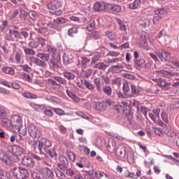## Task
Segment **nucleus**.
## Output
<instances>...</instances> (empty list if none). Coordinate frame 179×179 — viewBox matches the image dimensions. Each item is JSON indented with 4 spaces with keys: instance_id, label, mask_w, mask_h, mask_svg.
<instances>
[{
    "instance_id": "nucleus-1",
    "label": "nucleus",
    "mask_w": 179,
    "mask_h": 179,
    "mask_svg": "<svg viewBox=\"0 0 179 179\" xmlns=\"http://www.w3.org/2000/svg\"><path fill=\"white\" fill-rule=\"evenodd\" d=\"M52 144L51 141L48 140L47 138H41L38 141V150L41 155H45L50 148H51Z\"/></svg>"
},
{
    "instance_id": "nucleus-2",
    "label": "nucleus",
    "mask_w": 179,
    "mask_h": 179,
    "mask_svg": "<svg viewBox=\"0 0 179 179\" xmlns=\"http://www.w3.org/2000/svg\"><path fill=\"white\" fill-rule=\"evenodd\" d=\"M30 106L31 108H34V110H36V111H38V113L43 111L45 115H48V117H52L54 115L52 110H47V108H45V106L43 105H38L37 103H30Z\"/></svg>"
},
{
    "instance_id": "nucleus-3",
    "label": "nucleus",
    "mask_w": 179,
    "mask_h": 179,
    "mask_svg": "<svg viewBox=\"0 0 179 179\" xmlns=\"http://www.w3.org/2000/svg\"><path fill=\"white\" fill-rule=\"evenodd\" d=\"M9 138L10 142H11L12 143H13V142H15V141L16 143H18V145L23 146V148L26 147V145H27L23 136H20V134H19L18 133H15L9 135Z\"/></svg>"
},
{
    "instance_id": "nucleus-4",
    "label": "nucleus",
    "mask_w": 179,
    "mask_h": 179,
    "mask_svg": "<svg viewBox=\"0 0 179 179\" xmlns=\"http://www.w3.org/2000/svg\"><path fill=\"white\" fill-rule=\"evenodd\" d=\"M158 58L161 59L162 62H167L170 61V52L164 49L157 50L155 51Z\"/></svg>"
},
{
    "instance_id": "nucleus-5",
    "label": "nucleus",
    "mask_w": 179,
    "mask_h": 179,
    "mask_svg": "<svg viewBox=\"0 0 179 179\" xmlns=\"http://www.w3.org/2000/svg\"><path fill=\"white\" fill-rule=\"evenodd\" d=\"M11 124L13 129H20L23 125L22 117L17 115H13L11 117Z\"/></svg>"
},
{
    "instance_id": "nucleus-6",
    "label": "nucleus",
    "mask_w": 179,
    "mask_h": 179,
    "mask_svg": "<svg viewBox=\"0 0 179 179\" xmlns=\"http://www.w3.org/2000/svg\"><path fill=\"white\" fill-rule=\"evenodd\" d=\"M59 163L57 164V167L63 171H66V170H68V167H69L68 159L64 155H59Z\"/></svg>"
},
{
    "instance_id": "nucleus-7",
    "label": "nucleus",
    "mask_w": 179,
    "mask_h": 179,
    "mask_svg": "<svg viewBox=\"0 0 179 179\" xmlns=\"http://www.w3.org/2000/svg\"><path fill=\"white\" fill-rule=\"evenodd\" d=\"M28 134L31 136V138H35L36 139H38V138H40V130H38L37 127L34 124L28 126Z\"/></svg>"
},
{
    "instance_id": "nucleus-8",
    "label": "nucleus",
    "mask_w": 179,
    "mask_h": 179,
    "mask_svg": "<svg viewBox=\"0 0 179 179\" xmlns=\"http://www.w3.org/2000/svg\"><path fill=\"white\" fill-rule=\"evenodd\" d=\"M22 164L23 166H26V167H30L31 169H33L36 164V162L33 160L31 156L29 155L23 157Z\"/></svg>"
},
{
    "instance_id": "nucleus-9",
    "label": "nucleus",
    "mask_w": 179,
    "mask_h": 179,
    "mask_svg": "<svg viewBox=\"0 0 179 179\" xmlns=\"http://www.w3.org/2000/svg\"><path fill=\"white\" fill-rule=\"evenodd\" d=\"M127 68V64L122 62L117 65L110 66V69L113 73H121Z\"/></svg>"
},
{
    "instance_id": "nucleus-10",
    "label": "nucleus",
    "mask_w": 179,
    "mask_h": 179,
    "mask_svg": "<svg viewBox=\"0 0 179 179\" xmlns=\"http://www.w3.org/2000/svg\"><path fill=\"white\" fill-rule=\"evenodd\" d=\"M29 156H31L32 160L36 162V163H43L45 166H51V164L47 162L45 160H44V158L43 157H40V155L36 154V153H30Z\"/></svg>"
},
{
    "instance_id": "nucleus-11",
    "label": "nucleus",
    "mask_w": 179,
    "mask_h": 179,
    "mask_svg": "<svg viewBox=\"0 0 179 179\" xmlns=\"http://www.w3.org/2000/svg\"><path fill=\"white\" fill-rule=\"evenodd\" d=\"M113 152L115 153L116 156H118V157H125V145H124V144L117 145L115 151Z\"/></svg>"
},
{
    "instance_id": "nucleus-12",
    "label": "nucleus",
    "mask_w": 179,
    "mask_h": 179,
    "mask_svg": "<svg viewBox=\"0 0 179 179\" xmlns=\"http://www.w3.org/2000/svg\"><path fill=\"white\" fill-rule=\"evenodd\" d=\"M122 8H121V6L117 4H109L108 5V12L109 13H120Z\"/></svg>"
},
{
    "instance_id": "nucleus-13",
    "label": "nucleus",
    "mask_w": 179,
    "mask_h": 179,
    "mask_svg": "<svg viewBox=\"0 0 179 179\" xmlns=\"http://www.w3.org/2000/svg\"><path fill=\"white\" fill-rule=\"evenodd\" d=\"M30 61L31 64H34L35 65H36L37 66H40L41 68H45L47 65L45 62H44V61L34 57H30Z\"/></svg>"
},
{
    "instance_id": "nucleus-14",
    "label": "nucleus",
    "mask_w": 179,
    "mask_h": 179,
    "mask_svg": "<svg viewBox=\"0 0 179 179\" xmlns=\"http://www.w3.org/2000/svg\"><path fill=\"white\" fill-rule=\"evenodd\" d=\"M39 171L40 173H41V174H44L49 178L50 177H52L54 176V173L52 172V170H51L48 167L42 166L39 169Z\"/></svg>"
},
{
    "instance_id": "nucleus-15",
    "label": "nucleus",
    "mask_w": 179,
    "mask_h": 179,
    "mask_svg": "<svg viewBox=\"0 0 179 179\" xmlns=\"http://www.w3.org/2000/svg\"><path fill=\"white\" fill-rule=\"evenodd\" d=\"M157 84L159 87H165V90H170V89H171V87H169L171 86V83L166 82V80L163 78H159Z\"/></svg>"
},
{
    "instance_id": "nucleus-16",
    "label": "nucleus",
    "mask_w": 179,
    "mask_h": 179,
    "mask_svg": "<svg viewBox=\"0 0 179 179\" xmlns=\"http://www.w3.org/2000/svg\"><path fill=\"white\" fill-rule=\"evenodd\" d=\"M0 160L2 162V163H5L7 164V166H10L12 164V162H10V159L8 157V155L3 152L1 150H0Z\"/></svg>"
},
{
    "instance_id": "nucleus-17",
    "label": "nucleus",
    "mask_w": 179,
    "mask_h": 179,
    "mask_svg": "<svg viewBox=\"0 0 179 179\" xmlns=\"http://www.w3.org/2000/svg\"><path fill=\"white\" fill-rule=\"evenodd\" d=\"M61 6V2L58 0H55L48 4V8L50 10H55L59 8Z\"/></svg>"
},
{
    "instance_id": "nucleus-18",
    "label": "nucleus",
    "mask_w": 179,
    "mask_h": 179,
    "mask_svg": "<svg viewBox=\"0 0 179 179\" xmlns=\"http://www.w3.org/2000/svg\"><path fill=\"white\" fill-rule=\"evenodd\" d=\"M29 176V171L23 167H20L18 179H27Z\"/></svg>"
},
{
    "instance_id": "nucleus-19",
    "label": "nucleus",
    "mask_w": 179,
    "mask_h": 179,
    "mask_svg": "<svg viewBox=\"0 0 179 179\" xmlns=\"http://www.w3.org/2000/svg\"><path fill=\"white\" fill-rule=\"evenodd\" d=\"M94 84L95 87H96L97 92H101V87H103L104 83H103V81L99 78H96L94 79Z\"/></svg>"
},
{
    "instance_id": "nucleus-20",
    "label": "nucleus",
    "mask_w": 179,
    "mask_h": 179,
    "mask_svg": "<svg viewBox=\"0 0 179 179\" xmlns=\"http://www.w3.org/2000/svg\"><path fill=\"white\" fill-rule=\"evenodd\" d=\"M0 122L3 127L5 128L12 129V120L8 119L6 117H3L0 120Z\"/></svg>"
},
{
    "instance_id": "nucleus-21",
    "label": "nucleus",
    "mask_w": 179,
    "mask_h": 179,
    "mask_svg": "<svg viewBox=\"0 0 179 179\" xmlns=\"http://www.w3.org/2000/svg\"><path fill=\"white\" fill-rule=\"evenodd\" d=\"M141 0H134V2L129 4V9L132 10H136L141 8Z\"/></svg>"
},
{
    "instance_id": "nucleus-22",
    "label": "nucleus",
    "mask_w": 179,
    "mask_h": 179,
    "mask_svg": "<svg viewBox=\"0 0 179 179\" xmlns=\"http://www.w3.org/2000/svg\"><path fill=\"white\" fill-rule=\"evenodd\" d=\"M90 62V59L83 57H81V64H80V61H78L77 65L78 67L81 66V68H87V64H89Z\"/></svg>"
},
{
    "instance_id": "nucleus-23",
    "label": "nucleus",
    "mask_w": 179,
    "mask_h": 179,
    "mask_svg": "<svg viewBox=\"0 0 179 179\" xmlns=\"http://www.w3.org/2000/svg\"><path fill=\"white\" fill-rule=\"evenodd\" d=\"M12 149L15 156H22L23 155V148L20 147V145H15L12 147Z\"/></svg>"
},
{
    "instance_id": "nucleus-24",
    "label": "nucleus",
    "mask_w": 179,
    "mask_h": 179,
    "mask_svg": "<svg viewBox=\"0 0 179 179\" xmlns=\"http://www.w3.org/2000/svg\"><path fill=\"white\" fill-rule=\"evenodd\" d=\"M95 108L97 111H106L107 110V105L104 102H96L95 103Z\"/></svg>"
},
{
    "instance_id": "nucleus-25",
    "label": "nucleus",
    "mask_w": 179,
    "mask_h": 179,
    "mask_svg": "<svg viewBox=\"0 0 179 179\" xmlns=\"http://www.w3.org/2000/svg\"><path fill=\"white\" fill-rule=\"evenodd\" d=\"M145 62H146V61H145V59L139 58L134 59V64L135 68H142L143 65H145Z\"/></svg>"
},
{
    "instance_id": "nucleus-26",
    "label": "nucleus",
    "mask_w": 179,
    "mask_h": 179,
    "mask_svg": "<svg viewBox=\"0 0 179 179\" xmlns=\"http://www.w3.org/2000/svg\"><path fill=\"white\" fill-rule=\"evenodd\" d=\"M45 100H48V101H51V103H57V104H60L61 103V99H59V98L51 95L45 96Z\"/></svg>"
},
{
    "instance_id": "nucleus-27",
    "label": "nucleus",
    "mask_w": 179,
    "mask_h": 179,
    "mask_svg": "<svg viewBox=\"0 0 179 179\" xmlns=\"http://www.w3.org/2000/svg\"><path fill=\"white\" fill-rule=\"evenodd\" d=\"M66 92L67 96H69V97H70V99H72V100H73V101H75L76 103H79L80 99H79V97H78V96H76V94H73V92H72L69 90H66Z\"/></svg>"
},
{
    "instance_id": "nucleus-28",
    "label": "nucleus",
    "mask_w": 179,
    "mask_h": 179,
    "mask_svg": "<svg viewBox=\"0 0 179 179\" xmlns=\"http://www.w3.org/2000/svg\"><path fill=\"white\" fill-rule=\"evenodd\" d=\"M148 34L146 32H143L139 36V41L141 45H143L148 43Z\"/></svg>"
},
{
    "instance_id": "nucleus-29",
    "label": "nucleus",
    "mask_w": 179,
    "mask_h": 179,
    "mask_svg": "<svg viewBox=\"0 0 179 179\" xmlns=\"http://www.w3.org/2000/svg\"><path fill=\"white\" fill-rule=\"evenodd\" d=\"M62 75L64 76V78H66V79H68V80H73V79L76 78V76H75V74H73V73L68 71H64Z\"/></svg>"
},
{
    "instance_id": "nucleus-30",
    "label": "nucleus",
    "mask_w": 179,
    "mask_h": 179,
    "mask_svg": "<svg viewBox=\"0 0 179 179\" xmlns=\"http://www.w3.org/2000/svg\"><path fill=\"white\" fill-rule=\"evenodd\" d=\"M117 148V143L114 141H108L107 149L109 152H115V149Z\"/></svg>"
},
{
    "instance_id": "nucleus-31",
    "label": "nucleus",
    "mask_w": 179,
    "mask_h": 179,
    "mask_svg": "<svg viewBox=\"0 0 179 179\" xmlns=\"http://www.w3.org/2000/svg\"><path fill=\"white\" fill-rule=\"evenodd\" d=\"M36 57L42 59V61H46V62H48V61H50V55L48 53L38 52L36 55Z\"/></svg>"
},
{
    "instance_id": "nucleus-32",
    "label": "nucleus",
    "mask_w": 179,
    "mask_h": 179,
    "mask_svg": "<svg viewBox=\"0 0 179 179\" xmlns=\"http://www.w3.org/2000/svg\"><path fill=\"white\" fill-rule=\"evenodd\" d=\"M12 62H15V64H20L22 62V52H17L15 54L14 58L11 59Z\"/></svg>"
},
{
    "instance_id": "nucleus-33",
    "label": "nucleus",
    "mask_w": 179,
    "mask_h": 179,
    "mask_svg": "<svg viewBox=\"0 0 179 179\" xmlns=\"http://www.w3.org/2000/svg\"><path fill=\"white\" fill-rule=\"evenodd\" d=\"M94 10H95V12L104 10V4H103L102 2H96L94 5Z\"/></svg>"
},
{
    "instance_id": "nucleus-34",
    "label": "nucleus",
    "mask_w": 179,
    "mask_h": 179,
    "mask_svg": "<svg viewBox=\"0 0 179 179\" xmlns=\"http://www.w3.org/2000/svg\"><path fill=\"white\" fill-rule=\"evenodd\" d=\"M49 67L50 71H54L55 69H58L59 68V66L58 65V63L55 59H51L49 62Z\"/></svg>"
},
{
    "instance_id": "nucleus-35",
    "label": "nucleus",
    "mask_w": 179,
    "mask_h": 179,
    "mask_svg": "<svg viewBox=\"0 0 179 179\" xmlns=\"http://www.w3.org/2000/svg\"><path fill=\"white\" fill-rule=\"evenodd\" d=\"M83 84L85 85V87L88 89V90H93L94 89H96V85L92 83L90 80H84Z\"/></svg>"
},
{
    "instance_id": "nucleus-36",
    "label": "nucleus",
    "mask_w": 179,
    "mask_h": 179,
    "mask_svg": "<svg viewBox=\"0 0 179 179\" xmlns=\"http://www.w3.org/2000/svg\"><path fill=\"white\" fill-rule=\"evenodd\" d=\"M0 178L9 179L10 178V173L6 170H0Z\"/></svg>"
},
{
    "instance_id": "nucleus-37",
    "label": "nucleus",
    "mask_w": 179,
    "mask_h": 179,
    "mask_svg": "<svg viewBox=\"0 0 179 179\" xmlns=\"http://www.w3.org/2000/svg\"><path fill=\"white\" fill-rule=\"evenodd\" d=\"M2 71L6 75H13L15 73V70L13 68L9 66L3 67Z\"/></svg>"
},
{
    "instance_id": "nucleus-38",
    "label": "nucleus",
    "mask_w": 179,
    "mask_h": 179,
    "mask_svg": "<svg viewBox=\"0 0 179 179\" xmlns=\"http://www.w3.org/2000/svg\"><path fill=\"white\" fill-rule=\"evenodd\" d=\"M167 13V10L163 8H157V10H155V14L157 16H164Z\"/></svg>"
},
{
    "instance_id": "nucleus-39",
    "label": "nucleus",
    "mask_w": 179,
    "mask_h": 179,
    "mask_svg": "<svg viewBox=\"0 0 179 179\" xmlns=\"http://www.w3.org/2000/svg\"><path fill=\"white\" fill-rule=\"evenodd\" d=\"M103 93L106 94V96H111L113 94V89L110 87V85H106L102 89Z\"/></svg>"
},
{
    "instance_id": "nucleus-40",
    "label": "nucleus",
    "mask_w": 179,
    "mask_h": 179,
    "mask_svg": "<svg viewBox=\"0 0 179 179\" xmlns=\"http://www.w3.org/2000/svg\"><path fill=\"white\" fill-rule=\"evenodd\" d=\"M22 95L24 96V97H26V99H38V96L37 95L29 92H24Z\"/></svg>"
},
{
    "instance_id": "nucleus-41",
    "label": "nucleus",
    "mask_w": 179,
    "mask_h": 179,
    "mask_svg": "<svg viewBox=\"0 0 179 179\" xmlns=\"http://www.w3.org/2000/svg\"><path fill=\"white\" fill-rule=\"evenodd\" d=\"M67 33L70 37H73V36H75V34H76V33H78V27H72L71 28H69L68 29Z\"/></svg>"
},
{
    "instance_id": "nucleus-42",
    "label": "nucleus",
    "mask_w": 179,
    "mask_h": 179,
    "mask_svg": "<svg viewBox=\"0 0 179 179\" xmlns=\"http://www.w3.org/2000/svg\"><path fill=\"white\" fill-rule=\"evenodd\" d=\"M53 22L54 23H56V24H64V23H66V22H68V20L65 17H58L53 20Z\"/></svg>"
},
{
    "instance_id": "nucleus-43",
    "label": "nucleus",
    "mask_w": 179,
    "mask_h": 179,
    "mask_svg": "<svg viewBox=\"0 0 179 179\" xmlns=\"http://www.w3.org/2000/svg\"><path fill=\"white\" fill-rule=\"evenodd\" d=\"M8 115V112H6V108L3 106H0V120H3Z\"/></svg>"
},
{
    "instance_id": "nucleus-44",
    "label": "nucleus",
    "mask_w": 179,
    "mask_h": 179,
    "mask_svg": "<svg viewBox=\"0 0 179 179\" xmlns=\"http://www.w3.org/2000/svg\"><path fill=\"white\" fill-rule=\"evenodd\" d=\"M131 94H134V96H138V94L141 93V90H139V88H138V87H136V85H131Z\"/></svg>"
},
{
    "instance_id": "nucleus-45",
    "label": "nucleus",
    "mask_w": 179,
    "mask_h": 179,
    "mask_svg": "<svg viewBox=\"0 0 179 179\" xmlns=\"http://www.w3.org/2000/svg\"><path fill=\"white\" fill-rule=\"evenodd\" d=\"M94 27H96V22L94 20H91L87 27V29L88 31H93V30H94Z\"/></svg>"
},
{
    "instance_id": "nucleus-46",
    "label": "nucleus",
    "mask_w": 179,
    "mask_h": 179,
    "mask_svg": "<svg viewBox=\"0 0 179 179\" xmlns=\"http://www.w3.org/2000/svg\"><path fill=\"white\" fill-rule=\"evenodd\" d=\"M54 79L56 80V82H58V83H60L61 85H66V83H68V81L65 80V78L59 76H55Z\"/></svg>"
},
{
    "instance_id": "nucleus-47",
    "label": "nucleus",
    "mask_w": 179,
    "mask_h": 179,
    "mask_svg": "<svg viewBox=\"0 0 179 179\" xmlns=\"http://www.w3.org/2000/svg\"><path fill=\"white\" fill-rule=\"evenodd\" d=\"M45 155H48L51 159H54V157H57V153L55 152V150L48 149V151L45 153Z\"/></svg>"
},
{
    "instance_id": "nucleus-48",
    "label": "nucleus",
    "mask_w": 179,
    "mask_h": 179,
    "mask_svg": "<svg viewBox=\"0 0 179 179\" xmlns=\"http://www.w3.org/2000/svg\"><path fill=\"white\" fill-rule=\"evenodd\" d=\"M24 52L26 55H36V51L31 48H25Z\"/></svg>"
},
{
    "instance_id": "nucleus-49",
    "label": "nucleus",
    "mask_w": 179,
    "mask_h": 179,
    "mask_svg": "<svg viewBox=\"0 0 179 179\" xmlns=\"http://www.w3.org/2000/svg\"><path fill=\"white\" fill-rule=\"evenodd\" d=\"M121 82H122L121 77H116L111 80V85H117V86H120Z\"/></svg>"
},
{
    "instance_id": "nucleus-50",
    "label": "nucleus",
    "mask_w": 179,
    "mask_h": 179,
    "mask_svg": "<svg viewBox=\"0 0 179 179\" xmlns=\"http://www.w3.org/2000/svg\"><path fill=\"white\" fill-rule=\"evenodd\" d=\"M29 16L31 20H37L38 18V15L36 13V11L34 10L29 11Z\"/></svg>"
},
{
    "instance_id": "nucleus-51",
    "label": "nucleus",
    "mask_w": 179,
    "mask_h": 179,
    "mask_svg": "<svg viewBox=\"0 0 179 179\" xmlns=\"http://www.w3.org/2000/svg\"><path fill=\"white\" fill-rule=\"evenodd\" d=\"M19 31L13 30V36H14L15 38H16L17 41H20L22 40V35Z\"/></svg>"
},
{
    "instance_id": "nucleus-52",
    "label": "nucleus",
    "mask_w": 179,
    "mask_h": 179,
    "mask_svg": "<svg viewBox=\"0 0 179 179\" xmlns=\"http://www.w3.org/2000/svg\"><path fill=\"white\" fill-rule=\"evenodd\" d=\"M13 174L17 178L19 179V174H20V167H13Z\"/></svg>"
},
{
    "instance_id": "nucleus-53",
    "label": "nucleus",
    "mask_w": 179,
    "mask_h": 179,
    "mask_svg": "<svg viewBox=\"0 0 179 179\" xmlns=\"http://www.w3.org/2000/svg\"><path fill=\"white\" fill-rule=\"evenodd\" d=\"M140 110L143 115H144L145 118H148V113H149V108H146L145 106H141L140 107Z\"/></svg>"
},
{
    "instance_id": "nucleus-54",
    "label": "nucleus",
    "mask_w": 179,
    "mask_h": 179,
    "mask_svg": "<svg viewBox=\"0 0 179 179\" xmlns=\"http://www.w3.org/2000/svg\"><path fill=\"white\" fill-rule=\"evenodd\" d=\"M100 58H101V55H100V53L95 54L92 59V64H96V62H99V61H100Z\"/></svg>"
},
{
    "instance_id": "nucleus-55",
    "label": "nucleus",
    "mask_w": 179,
    "mask_h": 179,
    "mask_svg": "<svg viewBox=\"0 0 179 179\" xmlns=\"http://www.w3.org/2000/svg\"><path fill=\"white\" fill-rule=\"evenodd\" d=\"M47 50L48 52H50V54H52V55H55V52H57V49L55 48V47L50 45H47Z\"/></svg>"
},
{
    "instance_id": "nucleus-56",
    "label": "nucleus",
    "mask_w": 179,
    "mask_h": 179,
    "mask_svg": "<svg viewBox=\"0 0 179 179\" xmlns=\"http://www.w3.org/2000/svg\"><path fill=\"white\" fill-rule=\"evenodd\" d=\"M29 45L31 48H38V41H34V40L31 39L29 43Z\"/></svg>"
},
{
    "instance_id": "nucleus-57",
    "label": "nucleus",
    "mask_w": 179,
    "mask_h": 179,
    "mask_svg": "<svg viewBox=\"0 0 179 179\" xmlns=\"http://www.w3.org/2000/svg\"><path fill=\"white\" fill-rule=\"evenodd\" d=\"M95 68L96 69H99L101 71V70L104 71V69H106L107 68V66L106 64H104V63H103V62H99L95 65Z\"/></svg>"
},
{
    "instance_id": "nucleus-58",
    "label": "nucleus",
    "mask_w": 179,
    "mask_h": 179,
    "mask_svg": "<svg viewBox=\"0 0 179 179\" xmlns=\"http://www.w3.org/2000/svg\"><path fill=\"white\" fill-rule=\"evenodd\" d=\"M35 30L38 31L39 34H45V33H47V28L45 27L35 28Z\"/></svg>"
},
{
    "instance_id": "nucleus-59",
    "label": "nucleus",
    "mask_w": 179,
    "mask_h": 179,
    "mask_svg": "<svg viewBox=\"0 0 179 179\" xmlns=\"http://www.w3.org/2000/svg\"><path fill=\"white\" fill-rule=\"evenodd\" d=\"M12 36H13V30L10 29L9 33L5 36L6 40H8V41H13V37H12Z\"/></svg>"
},
{
    "instance_id": "nucleus-60",
    "label": "nucleus",
    "mask_w": 179,
    "mask_h": 179,
    "mask_svg": "<svg viewBox=\"0 0 179 179\" xmlns=\"http://www.w3.org/2000/svg\"><path fill=\"white\" fill-rule=\"evenodd\" d=\"M56 176L59 179H65L66 177L65 173L61 171V170L56 171Z\"/></svg>"
},
{
    "instance_id": "nucleus-61",
    "label": "nucleus",
    "mask_w": 179,
    "mask_h": 179,
    "mask_svg": "<svg viewBox=\"0 0 179 179\" xmlns=\"http://www.w3.org/2000/svg\"><path fill=\"white\" fill-rule=\"evenodd\" d=\"M122 90L125 94L129 93V85L128 84V83H124Z\"/></svg>"
},
{
    "instance_id": "nucleus-62",
    "label": "nucleus",
    "mask_w": 179,
    "mask_h": 179,
    "mask_svg": "<svg viewBox=\"0 0 179 179\" xmlns=\"http://www.w3.org/2000/svg\"><path fill=\"white\" fill-rule=\"evenodd\" d=\"M53 111L57 115H64V114H65V111H64V110L58 108H53Z\"/></svg>"
},
{
    "instance_id": "nucleus-63",
    "label": "nucleus",
    "mask_w": 179,
    "mask_h": 179,
    "mask_svg": "<svg viewBox=\"0 0 179 179\" xmlns=\"http://www.w3.org/2000/svg\"><path fill=\"white\" fill-rule=\"evenodd\" d=\"M106 35L109 40H114L115 38V34L113 31H106Z\"/></svg>"
},
{
    "instance_id": "nucleus-64",
    "label": "nucleus",
    "mask_w": 179,
    "mask_h": 179,
    "mask_svg": "<svg viewBox=\"0 0 179 179\" xmlns=\"http://www.w3.org/2000/svg\"><path fill=\"white\" fill-rule=\"evenodd\" d=\"M8 27V21L6 20H3L2 21V24L0 26V31H5V29Z\"/></svg>"
}]
</instances>
